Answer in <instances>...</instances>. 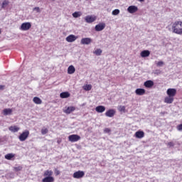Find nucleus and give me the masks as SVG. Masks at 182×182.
<instances>
[{
	"instance_id": "1",
	"label": "nucleus",
	"mask_w": 182,
	"mask_h": 182,
	"mask_svg": "<svg viewBox=\"0 0 182 182\" xmlns=\"http://www.w3.org/2000/svg\"><path fill=\"white\" fill-rule=\"evenodd\" d=\"M166 94L168 96L164 98V103L171 105L174 102V97L177 95V90L175 88H168Z\"/></svg>"
},
{
	"instance_id": "2",
	"label": "nucleus",
	"mask_w": 182,
	"mask_h": 182,
	"mask_svg": "<svg viewBox=\"0 0 182 182\" xmlns=\"http://www.w3.org/2000/svg\"><path fill=\"white\" fill-rule=\"evenodd\" d=\"M172 31L176 35H182V21H176L172 23Z\"/></svg>"
},
{
	"instance_id": "3",
	"label": "nucleus",
	"mask_w": 182,
	"mask_h": 182,
	"mask_svg": "<svg viewBox=\"0 0 182 182\" xmlns=\"http://www.w3.org/2000/svg\"><path fill=\"white\" fill-rule=\"evenodd\" d=\"M29 137V130H25L18 136L20 141H25Z\"/></svg>"
},
{
	"instance_id": "4",
	"label": "nucleus",
	"mask_w": 182,
	"mask_h": 182,
	"mask_svg": "<svg viewBox=\"0 0 182 182\" xmlns=\"http://www.w3.org/2000/svg\"><path fill=\"white\" fill-rule=\"evenodd\" d=\"M69 141H71V143H75L76 141H79L80 140V136L77 134H72L68 136Z\"/></svg>"
},
{
	"instance_id": "5",
	"label": "nucleus",
	"mask_w": 182,
	"mask_h": 182,
	"mask_svg": "<svg viewBox=\"0 0 182 182\" xmlns=\"http://www.w3.org/2000/svg\"><path fill=\"white\" fill-rule=\"evenodd\" d=\"M31 27L32 24H31V23H23L20 27V29L21 31H29V29H31Z\"/></svg>"
},
{
	"instance_id": "6",
	"label": "nucleus",
	"mask_w": 182,
	"mask_h": 182,
	"mask_svg": "<svg viewBox=\"0 0 182 182\" xmlns=\"http://www.w3.org/2000/svg\"><path fill=\"white\" fill-rule=\"evenodd\" d=\"M73 178H82L85 177V171H78L73 173Z\"/></svg>"
},
{
	"instance_id": "7",
	"label": "nucleus",
	"mask_w": 182,
	"mask_h": 182,
	"mask_svg": "<svg viewBox=\"0 0 182 182\" xmlns=\"http://www.w3.org/2000/svg\"><path fill=\"white\" fill-rule=\"evenodd\" d=\"M85 22H87V23H92L93 22H95V21H96V16H85Z\"/></svg>"
},
{
	"instance_id": "8",
	"label": "nucleus",
	"mask_w": 182,
	"mask_h": 182,
	"mask_svg": "<svg viewBox=\"0 0 182 182\" xmlns=\"http://www.w3.org/2000/svg\"><path fill=\"white\" fill-rule=\"evenodd\" d=\"M115 114H116V110H114L113 109H108L105 112V116L107 117H113Z\"/></svg>"
},
{
	"instance_id": "9",
	"label": "nucleus",
	"mask_w": 182,
	"mask_h": 182,
	"mask_svg": "<svg viewBox=\"0 0 182 182\" xmlns=\"http://www.w3.org/2000/svg\"><path fill=\"white\" fill-rule=\"evenodd\" d=\"M105 28H106V24L105 23H101L95 26V31L97 32H100V31H103Z\"/></svg>"
},
{
	"instance_id": "10",
	"label": "nucleus",
	"mask_w": 182,
	"mask_h": 182,
	"mask_svg": "<svg viewBox=\"0 0 182 182\" xmlns=\"http://www.w3.org/2000/svg\"><path fill=\"white\" fill-rule=\"evenodd\" d=\"M92 42V38H83L80 41L81 45H90Z\"/></svg>"
},
{
	"instance_id": "11",
	"label": "nucleus",
	"mask_w": 182,
	"mask_h": 182,
	"mask_svg": "<svg viewBox=\"0 0 182 182\" xmlns=\"http://www.w3.org/2000/svg\"><path fill=\"white\" fill-rule=\"evenodd\" d=\"M127 11L129 14H135L139 11V9L136 6H129L127 9Z\"/></svg>"
},
{
	"instance_id": "12",
	"label": "nucleus",
	"mask_w": 182,
	"mask_h": 182,
	"mask_svg": "<svg viewBox=\"0 0 182 182\" xmlns=\"http://www.w3.org/2000/svg\"><path fill=\"white\" fill-rule=\"evenodd\" d=\"M76 39H77V36H76L73 34H71V35L68 36L65 38L66 41L69 42V43L75 42V41H76Z\"/></svg>"
},
{
	"instance_id": "13",
	"label": "nucleus",
	"mask_w": 182,
	"mask_h": 182,
	"mask_svg": "<svg viewBox=\"0 0 182 182\" xmlns=\"http://www.w3.org/2000/svg\"><path fill=\"white\" fill-rule=\"evenodd\" d=\"M135 93L138 96H143V95H146V90H144L143 88H137L135 90Z\"/></svg>"
},
{
	"instance_id": "14",
	"label": "nucleus",
	"mask_w": 182,
	"mask_h": 182,
	"mask_svg": "<svg viewBox=\"0 0 182 182\" xmlns=\"http://www.w3.org/2000/svg\"><path fill=\"white\" fill-rule=\"evenodd\" d=\"M144 85L145 87L150 89L154 86V82H153V80H147L144 83Z\"/></svg>"
},
{
	"instance_id": "15",
	"label": "nucleus",
	"mask_w": 182,
	"mask_h": 182,
	"mask_svg": "<svg viewBox=\"0 0 182 182\" xmlns=\"http://www.w3.org/2000/svg\"><path fill=\"white\" fill-rule=\"evenodd\" d=\"M75 110H76V108L75 107L73 106L68 107L64 110V113H66V114H70V113H72V112H75Z\"/></svg>"
},
{
	"instance_id": "16",
	"label": "nucleus",
	"mask_w": 182,
	"mask_h": 182,
	"mask_svg": "<svg viewBox=\"0 0 182 182\" xmlns=\"http://www.w3.org/2000/svg\"><path fill=\"white\" fill-rule=\"evenodd\" d=\"M95 110L97 113H103L106 110V107L103 105L96 107Z\"/></svg>"
},
{
	"instance_id": "17",
	"label": "nucleus",
	"mask_w": 182,
	"mask_h": 182,
	"mask_svg": "<svg viewBox=\"0 0 182 182\" xmlns=\"http://www.w3.org/2000/svg\"><path fill=\"white\" fill-rule=\"evenodd\" d=\"M135 137L136 139H143L144 137V132L143 131H138L135 133Z\"/></svg>"
},
{
	"instance_id": "18",
	"label": "nucleus",
	"mask_w": 182,
	"mask_h": 182,
	"mask_svg": "<svg viewBox=\"0 0 182 182\" xmlns=\"http://www.w3.org/2000/svg\"><path fill=\"white\" fill-rule=\"evenodd\" d=\"M76 72V69L73 65H70L68 68V75H73Z\"/></svg>"
},
{
	"instance_id": "19",
	"label": "nucleus",
	"mask_w": 182,
	"mask_h": 182,
	"mask_svg": "<svg viewBox=\"0 0 182 182\" xmlns=\"http://www.w3.org/2000/svg\"><path fill=\"white\" fill-rule=\"evenodd\" d=\"M60 97L61 99H68V97H70V94L68 92H63L60 94Z\"/></svg>"
},
{
	"instance_id": "20",
	"label": "nucleus",
	"mask_w": 182,
	"mask_h": 182,
	"mask_svg": "<svg viewBox=\"0 0 182 182\" xmlns=\"http://www.w3.org/2000/svg\"><path fill=\"white\" fill-rule=\"evenodd\" d=\"M55 181V178L53 176H46V178L42 179V182H53Z\"/></svg>"
},
{
	"instance_id": "21",
	"label": "nucleus",
	"mask_w": 182,
	"mask_h": 182,
	"mask_svg": "<svg viewBox=\"0 0 182 182\" xmlns=\"http://www.w3.org/2000/svg\"><path fill=\"white\" fill-rule=\"evenodd\" d=\"M3 114L4 116H8L9 114H12V109L11 108H6L3 110Z\"/></svg>"
},
{
	"instance_id": "22",
	"label": "nucleus",
	"mask_w": 182,
	"mask_h": 182,
	"mask_svg": "<svg viewBox=\"0 0 182 182\" xmlns=\"http://www.w3.org/2000/svg\"><path fill=\"white\" fill-rule=\"evenodd\" d=\"M141 58H148V56H150V51L149 50H143L141 53Z\"/></svg>"
},
{
	"instance_id": "23",
	"label": "nucleus",
	"mask_w": 182,
	"mask_h": 182,
	"mask_svg": "<svg viewBox=\"0 0 182 182\" xmlns=\"http://www.w3.org/2000/svg\"><path fill=\"white\" fill-rule=\"evenodd\" d=\"M9 129L13 133H16L17 132H19L20 128L18 126H11L9 128Z\"/></svg>"
},
{
	"instance_id": "24",
	"label": "nucleus",
	"mask_w": 182,
	"mask_h": 182,
	"mask_svg": "<svg viewBox=\"0 0 182 182\" xmlns=\"http://www.w3.org/2000/svg\"><path fill=\"white\" fill-rule=\"evenodd\" d=\"M33 102L36 105H42V100H41V98H39L38 97H34L33 99Z\"/></svg>"
},
{
	"instance_id": "25",
	"label": "nucleus",
	"mask_w": 182,
	"mask_h": 182,
	"mask_svg": "<svg viewBox=\"0 0 182 182\" xmlns=\"http://www.w3.org/2000/svg\"><path fill=\"white\" fill-rule=\"evenodd\" d=\"M53 176V171L47 170L44 172V177H52Z\"/></svg>"
},
{
	"instance_id": "26",
	"label": "nucleus",
	"mask_w": 182,
	"mask_h": 182,
	"mask_svg": "<svg viewBox=\"0 0 182 182\" xmlns=\"http://www.w3.org/2000/svg\"><path fill=\"white\" fill-rule=\"evenodd\" d=\"M6 160H12L15 157V154H7L5 155Z\"/></svg>"
},
{
	"instance_id": "27",
	"label": "nucleus",
	"mask_w": 182,
	"mask_h": 182,
	"mask_svg": "<svg viewBox=\"0 0 182 182\" xmlns=\"http://www.w3.org/2000/svg\"><path fill=\"white\" fill-rule=\"evenodd\" d=\"M73 18H79L80 16H82V12L80 11H75L73 14Z\"/></svg>"
},
{
	"instance_id": "28",
	"label": "nucleus",
	"mask_w": 182,
	"mask_h": 182,
	"mask_svg": "<svg viewBox=\"0 0 182 182\" xmlns=\"http://www.w3.org/2000/svg\"><path fill=\"white\" fill-rule=\"evenodd\" d=\"M9 5V1L4 0L2 3L1 8L4 9L5 7L8 6Z\"/></svg>"
},
{
	"instance_id": "29",
	"label": "nucleus",
	"mask_w": 182,
	"mask_h": 182,
	"mask_svg": "<svg viewBox=\"0 0 182 182\" xmlns=\"http://www.w3.org/2000/svg\"><path fill=\"white\" fill-rule=\"evenodd\" d=\"M119 112H123V113H126V107L120 105L118 107Z\"/></svg>"
},
{
	"instance_id": "30",
	"label": "nucleus",
	"mask_w": 182,
	"mask_h": 182,
	"mask_svg": "<svg viewBox=\"0 0 182 182\" xmlns=\"http://www.w3.org/2000/svg\"><path fill=\"white\" fill-rule=\"evenodd\" d=\"M84 90H92V85H86L85 86L83 87Z\"/></svg>"
},
{
	"instance_id": "31",
	"label": "nucleus",
	"mask_w": 182,
	"mask_h": 182,
	"mask_svg": "<svg viewBox=\"0 0 182 182\" xmlns=\"http://www.w3.org/2000/svg\"><path fill=\"white\" fill-rule=\"evenodd\" d=\"M102 50L101 49H97L94 53L97 55V56H100V55H102Z\"/></svg>"
},
{
	"instance_id": "32",
	"label": "nucleus",
	"mask_w": 182,
	"mask_h": 182,
	"mask_svg": "<svg viewBox=\"0 0 182 182\" xmlns=\"http://www.w3.org/2000/svg\"><path fill=\"white\" fill-rule=\"evenodd\" d=\"M22 166H16L14 168V171H22Z\"/></svg>"
},
{
	"instance_id": "33",
	"label": "nucleus",
	"mask_w": 182,
	"mask_h": 182,
	"mask_svg": "<svg viewBox=\"0 0 182 182\" xmlns=\"http://www.w3.org/2000/svg\"><path fill=\"white\" fill-rule=\"evenodd\" d=\"M120 14V10L119 9H114L112 11V15H119Z\"/></svg>"
},
{
	"instance_id": "34",
	"label": "nucleus",
	"mask_w": 182,
	"mask_h": 182,
	"mask_svg": "<svg viewBox=\"0 0 182 182\" xmlns=\"http://www.w3.org/2000/svg\"><path fill=\"white\" fill-rule=\"evenodd\" d=\"M48 132H49V131L48 130L47 128H44V129H41V134H48Z\"/></svg>"
},
{
	"instance_id": "35",
	"label": "nucleus",
	"mask_w": 182,
	"mask_h": 182,
	"mask_svg": "<svg viewBox=\"0 0 182 182\" xmlns=\"http://www.w3.org/2000/svg\"><path fill=\"white\" fill-rule=\"evenodd\" d=\"M167 146H168V147H174V144L172 141L168 142Z\"/></svg>"
},
{
	"instance_id": "36",
	"label": "nucleus",
	"mask_w": 182,
	"mask_h": 182,
	"mask_svg": "<svg viewBox=\"0 0 182 182\" xmlns=\"http://www.w3.org/2000/svg\"><path fill=\"white\" fill-rule=\"evenodd\" d=\"M163 65H164V62L163 61H159L156 63L157 66H163Z\"/></svg>"
},
{
	"instance_id": "37",
	"label": "nucleus",
	"mask_w": 182,
	"mask_h": 182,
	"mask_svg": "<svg viewBox=\"0 0 182 182\" xmlns=\"http://www.w3.org/2000/svg\"><path fill=\"white\" fill-rule=\"evenodd\" d=\"M33 11H36V12L40 13L41 12V9L39 7H35L33 9Z\"/></svg>"
},
{
	"instance_id": "38",
	"label": "nucleus",
	"mask_w": 182,
	"mask_h": 182,
	"mask_svg": "<svg viewBox=\"0 0 182 182\" xmlns=\"http://www.w3.org/2000/svg\"><path fill=\"white\" fill-rule=\"evenodd\" d=\"M104 132H105V133H110V132H112V130H110V129H109V128H105Z\"/></svg>"
},
{
	"instance_id": "39",
	"label": "nucleus",
	"mask_w": 182,
	"mask_h": 182,
	"mask_svg": "<svg viewBox=\"0 0 182 182\" xmlns=\"http://www.w3.org/2000/svg\"><path fill=\"white\" fill-rule=\"evenodd\" d=\"M177 129L179 130V132L182 130V124L177 126Z\"/></svg>"
},
{
	"instance_id": "40",
	"label": "nucleus",
	"mask_w": 182,
	"mask_h": 182,
	"mask_svg": "<svg viewBox=\"0 0 182 182\" xmlns=\"http://www.w3.org/2000/svg\"><path fill=\"white\" fill-rule=\"evenodd\" d=\"M59 174H60V171L55 170V176H59Z\"/></svg>"
},
{
	"instance_id": "41",
	"label": "nucleus",
	"mask_w": 182,
	"mask_h": 182,
	"mask_svg": "<svg viewBox=\"0 0 182 182\" xmlns=\"http://www.w3.org/2000/svg\"><path fill=\"white\" fill-rule=\"evenodd\" d=\"M5 89V85H0V90H4Z\"/></svg>"
},
{
	"instance_id": "42",
	"label": "nucleus",
	"mask_w": 182,
	"mask_h": 182,
	"mask_svg": "<svg viewBox=\"0 0 182 182\" xmlns=\"http://www.w3.org/2000/svg\"><path fill=\"white\" fill-rule=\"evenodd\" d=\"M139 2H144V0H138Z\"/></svg>"
},
{
	"instance_id": "43",
	"label": "nucleus",
	"mask_w": 182,
	"mask_h": 182,
	"mask_svg": "<svg viewBox=\"0 0 182 182\" xmlns=\"http://www.w3.org/2000/svg\"><path fill=\"white\" fill-rule=\"evenodd\" d=\"M1 29H0V35H1Z\"/></svg>"
},
{
	"instance_id": "44",
	"label": "nucleus",
	"mask_w": 182,
	"mask_h": 182,
	"mask_svg": "<svg viewBox=\"0 0 182 182\" xmlns=\"http://www.w3.org/2000/svg\"><path fill=\"white\" fill-rule=\"evenodd\" d=\"M109 1H113V0H109Z\"/></svg>"
}]
</instances>
